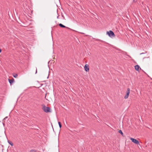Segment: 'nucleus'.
I'll list each match as a JSON object with an SVG mask.
<instances>
[{"mask_svg":"<svg viewBox=\"0 0 152 152\" xmlns=\"http://www.w3.org/2000/svg\"><path fill=\"white\" fill-rule=\"evenodd\" d=\"M49 74H48V77H47V78H48V77H49Z\"/></svg>","mask_w":152,"mask_h":152,"instance_id":"obj_20","label":"nucleus"},{"mask_svg":"<svg viewBox=\"0 0 152 152\" xmlns=\"http://www.w3.org/2000/svg\"><path fill=\"white\" fill-rule=\"evenodd\" d=\"M58 125H59L60 128H61V127L62 126H61V122H58Z\"/></svg>","mask_w":152,"mask_h":152,"instance_id":"obj_12","label":"nucleus"},{"mask_svg":"<svg viewBox=\"0 0 152 152\" xmlns=\"http://www.w3.org/2000/svg\"><path fill=\"white\" fill-rule=\"evenodd\" d=\"M149 58V57H144V58H143V59H144L145 58Z\"/></svg>","mask_w":152,"mask_h":152,"instance_id":"obj_15","label":"nucleus"},{"mask_svg":"<svg viewBox=\"0 0 152 152\" xmlns=\"http://www.w3.org/2000/svg\"><path fill=\"white\" fill-rule=\"evenodd\" d=\"M147 53V52H145V53H141L140 54V55H142V54H145Z\"/></svg>","mask_w":152,"mask_h":152,"instance_id":"obj_14","label":"nucleus"},{"mask_svg":"<svg viewBox=\"0 0 152 152\" xmlns=\"http://www.w3.org/2000/svg\"><path fill=\"white\" fill-rule=\"evenodd\" d=\"M36 151L35 150H31L30 151V152H36Z\"/></svg>","mask_w":152,"mask_h":152,"instance_id":"obj_13","label":"nucleus"},{"mask_svg":"<svg viewBox=\"0 0 152 152\" xmlns=\"http://www.w3.org/2000/svg\"><path fill=\"white\" fill-rule=\"evenodd\" d=\"M7 118V117H6L4 118V119H5L6 118Z\"/></svg>","mask_w":152,"mask_h":152,"instance_id":"obj_17","label":"nucleus"},{"mask_svg":"<svg viewBox=\"0 0 152 152\" xmlns=\"http://www.w3.org/2000/svg\"><path fill=\"white\" fill-rule=\"evenodd\" d=\"M1 49H0V53H1Z\"/></svg>","mask_w":152,"mask_h":152,"instance_id":"obj_19","label":"nucleus"},{"mask_svg":"<svg viewBox=\"0 0 152 152\" xmlns=\"http://www.w3.org/2000/svg\"><path fill=\"white\" fill-rule=\"evenodd\" d=\"M8 81L10 84L11 85V84L13 83H14L15 81V80L13 79L12 80H11L10 79H8Z\"/></svg>","mask_w":152,"mask_h":152,"instance_id":"obj_6","label":"nucleus"},{"mask_svg":"<svg viewBox=\"0 0 152 152\" xmlns=\"http://www.w3.org/2000/svg\"><path fill=\"white\" fill-rule=\"evenodd\" d=\"M107 34L108 35L109 37L111 38L114 37L115 36L114 33L111 30L109 31H107Z\"/></svg>","mask_w":152,"mask_h":152,"instance_id":"obj_1","label":"nucleus"},{"mask_svg":"<svg viewBox=\"0 0 152 152\" xmlns=\"http://www.w3.org/2000/svg\"><path fill=\"white\" fill-rule=\"evenodd\" d=\"M84 69L86 72L88 71L89 70L88 65L87 64H86L84 66Z\"/></svg>","mask_w":152,"mask_h":152,"instance_id":"obj_5","label":"nucleus"},{"mask_svg":"<svg viewBox=\"0 0 152 152\" xmlns=\"http://www.w3.org/2000/svg\"><path fill=\"white\" fill-rule=\"evenodd\" d=\"M118 132L120 133L123 136H124V134L121 130H119L118 131Z\"/></svg>","mask_w":152,"mask_h":152,"instance_id":"obj_10","label":"nucleus"},{"mask_svg":"<svg viewBox=\"0 0 152 152\" xmlns=\"http://www.w3.org/2000/svg\"><path fill=\"white\" fill-rule=\"evenodd\" d=\"M37 72V68H36V72H35V74H36Z\"/></svg>","mask_w":152,"mask_h":152,"instance_id":"obj_16","label":"nucleus"},{"mask_svg":"<svg viewBox=\"0 0 152 152\" xmlns=\"http://www.w3.org/2000/svg\"><path fill=\"white\" fill-rule=\"evenodd\" d=\"M3 125H4V124L3 123Z\"/></svg>","mask_w":152,"mask_h":152,"instance_id":"obj_21","label":"nucleus"},{"mask_svg":"<svg viewBox=\"0 0 152 152\" xmlns=\"http://www.w3.org/2000/svg\"><path fill=\"white\" fill-rule=\"evenodd\" d=\"M13 76L15 78H17L18 76V75L17 74H13Z\"/></svg>","mask_w":152,"mask_h":152,"instance_id":"obj_11","label":"nucleus"},{"mask_svg":"<svg viewBox=\"0 0 152 152\" xmlns=\"http://www.w3.org/2000/svg\"><path fill=\"white\" fill-rule=\"evenodd\" d=\"M59 25L61 27H62V28H67V27H66V26H65L64 25H63L61 23L59 24Z\"/></svg>","mask_w":152,"mask_h":152,"instance_id":"obj_8","label":"nucleus"},{"mask_svg":"<svg viewBox=\"0 0 152 152\" xmlns=\"http://www.w3.org/2000/svg\"><path fill=\"white\" fill-rule=\"evenodd\" d=\"M137 1V0H134V2H136Z\"/></svg>","mask_w":152,"mask_h":152,"instance_id":"obj_18","label":"nucleus"},{"mask_svg":"<svg viewBox=\"0 0 152 152\" xmlns=\"http://www.w3.org/2000/svg\"><path fill=\"white\" fill-rule=\"evenodd\" d=\"M130 88H128L126 92V94L124 97V98L125 99H126L128 98L129 94L130 93Z\"/></svg>","mask_w":152,"mask_h":152,"instance_id":"obj_4","label":"nucleus"},{"mask_svg":"<svg viewBox=\"0 0 152 152\" xmlns=\"http://www.w3.org/2000/svg\"><path fill=\"white\" fill-rule=\"evenodd\" d=\"M130 139L132 140V142L136 144L137 145H139V141L136 139H134L132 138H130Z\"/></svg>","mask_w":152,"mask_h":152,"instance_id":"obj_3","label":"nucleus"},{"mask_svg":"<svg viewBox=\"0 0 152 152\" xmlns=\"http://www.w3.org/2000/svg\"><path fill=\"white\" fill-rule=\"evenodd\" d=\"M43 110L45 112H50V107H46L44 106L43 107Z\"/></svg>","mask_w":152,"mask_h":152,"instance_id":"obj_2","label":"nucleus"},{"mask_svg":"<svg viewBox=\"0 0 152 152\" xmlns=\"http://www.w3.org/2000/svg\"><path fill=\"white\" fill-rule=\"evenodd\" d=\"M140 66L138 65H136L135 66V69L137 71H138Z\"/></svg>","mask_w":152,"mask_h":152,"instance_id":"obj_7","label":"nucleus"},{"mask_svg":"<svg viewBox=\"0 0 152 152\" xmlns=\"http://www.w3.org/2000/svg\"><path fill=\"white\" fill-rule=\"evenodd\" d=\"M7 142L10 144L11 146H13V143L11 142L10 141V140H7Z\"/></svg>","mask_w":152,"mask_h":152,"instance_id":"obj_9","label":"nucleus"}]
</instances>
